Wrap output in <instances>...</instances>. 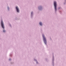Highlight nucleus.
<instances>
[{
	"label": "nucleus",
	"mask_w": 66,
	"mask_h": 66,
	"mask_svg": "<svg viewBox=\"0 0 66 66\" xmlns=\"http://www.w3.org/2000/svg\"><path fill=\"white\" fill-rule=\"evenodd\" d=\"M39 24L40 25V26H42V22H40Z\"/></svg>",
	"instance_id": "5"
},
{
	"label": "nucleus",
	"mask_w": 66,
	"mask_h": 66,
	"mask_svg": "<svg viewBox=\"0 0 66 66\" xmlns=\"http://www.w3.org/2000/svg\"><path fill=\"white\" fill-rule=\"evenodd\" d=\"M9 60L10 61V60H11V59H9Z\"/></svg>",
	"instance_id": "9"
},
{
	"label": "nucleus",
	"mask_w": 66,
	"mask_h": 66,
	"mask_svg": "<svg viewBox=\"0 0 66 66\" xmlns=\"http://www.w3.org/2000/svg\"><path fill=\"white\" fill-rule=\"evenodd\" d=\"M1 25L2 27L3 28V29H4V24H3V21H1Z\"/></svg>",
	"instance_id": "3"
},
{
	"label": "nucleus",
	"mask_w": 66,
	"mask_h": 66,
	"mask_svg": "<svg viewBox=\"0 0 66 66\" xmlns=\"http://www.w3.org/2000/svg\"><path fill=\"white\" fill-rule=\"evenodd\" d=\"M3 32H5V30H3Z\"/></svg>",
	"instance_id": "6"
},
{
	"label": "nucleus",
	"mask_w": 66,
	"mask_h": 66,
	"mask_svg": "<svg viewBox=\"0 0 66 66\" xmlns=\"http://www.w3.org/2000/svg\"><path fill=\"white\" fill-rule=\"evenodd\" d=\"M42 36L43 37L44 42L45 43V44L46 45V43L47 41L46 40V38H45V36H44V35H42Z\"/></svg>",
	"instance_id": "1"
},
{
	"label": "nucleus",
	"mask_w": 66,
	"mask_h": 66,
	"mask_svg": "<svg viewBox=\"0 0 66 66\" xmlns=\"http://www.w3.org/2000/svg\"><path fill=\"white\" fill-rule=\"evenodd\" d=\"M32 13H33V12H32L31 13V14H32Z\"/></svg>",
	"instance_id": "7"
},
{
	"label": "nucleus",
	"mask_w": 66,
	"mask_h": 66,
	"mask_svg": "<svg viewBox=\"0 0 66 66\" xmlns=\"http://www.w3.org/2000/svg\"><path fill=\"white\" fill-rule=\"evenodd\" d=\"M16 11L18 12H19V9H18V7H16Z\"/></svg>",
	"instance_id": "4"
},
{
	"label": "nucleus",
	"mask_w": 66,
	"mask_h": 66,
	"mask_svg": "<svg viewBox=\"0 0 66 66\" xmlns=\"http://www.w3.org/2000/svg\"><path fill=\"white\" fill-rule=\"evenodd\" d=\"M39 8H40V7H39Z\"/></svg>",
	"instance_id": "8"
},
{
	"label": "nucleus",
	"mask_w": 66,
	"mask_h": 66,
	"mask_svg": "<svg viewBox=\"0 0 66 66\" xmlns=\"http://www.w3.org/2000/svg\"><path fill=\"white\" fill-rule=\"evenodd\" d=\"M54 4L55 7V9L56 11V3L55 2H54Z\"/></svg>",
	"instance_id": "2"
}]
</instances>
